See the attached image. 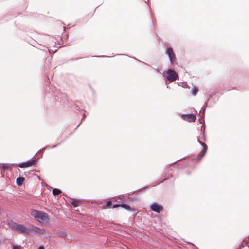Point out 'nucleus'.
Returning a JSON list of instances; mask_svg holds the SVG:
<instances>
[{"mask_svg": "<svg viewBox=\"0 0 249 249\" xmlns=\"http://www.w3.org/2000/svg\"><path fill=\"white\" fill-rule=\"evenodd\" d=\"M31 215L39 222H46L49 220L47 215L43 212L34 210L31 212Z\"/></svg>", "mask_w": 249, "mask_h": 249, "instance_id": "f03ea898", "label": "nucleus"}, {"mask_svg": "<svg viewBox=\"0 0 249 249\" xmlns=\"http://www.w3.org/2000/svg\"><path fill=\"white\" fill-rule=\"evenodd\" d=\"M71 205H72L74 207H76L78 206V202H75V201H73V202L71 203Z\"/></svg>", "mask_w": 249, "mask_h": 249, "instance_id": "2eb2a0df", "label": "nucleus"}, {"mask_svg": "<svg viewBox=\"0 0 249 249\" xmlns=\"http://www.w3.org/2000/svg\"><path fill=\"white\" fill-rule=\"evenodd\" d=\"M116 206H117V205H114L113 207L114 208V207H116Z\"/></svg>", "mask_w": 249, "mask_h": 249, "instance_id": "aec40b11", "label": "nucleus"}, {"mask_svg": "<svg viewBox=\"0 0 249 249\" xmlns=\"http://www.w3.org/2000/svg\"><path fill=\"white\" fill-rule=\"evenodd\" d=\"M61 192V190L58 189H53V193L54 195H57Z\"/></svg>", "mask_w": 249, "mask_h": 249, "instance_id": "9b49d317", "label": "nucleus"}, {"mask_svg": "<svg viewBox=\"0 0 249 249\" xmlns=\"http://www.w3.org/2000/svg\"><path fill=\"white\" fill-rule=\"evenodd\" d=\"M36 161L35 160H32L31 161H29L25 163H23L18 165V167L20 168H25L30 167L32 165L35 164L36 163Z\"/></svg>", "mask_w": 249, "mask_h": 249, "instance_id": "6e6552de", "label": "nucleus"}, {"mask_svg": "<svg viewBox=\"0 0 249 249\" xmlns=\"http://www.w3.org/2000/svg\"><path fill=\"white\" fill-rule=\"evenodd\" d=\"M24 180V178L23 177H18L17 178V184L19 185V186H21L23 181Z\"/></svg>", "mask_w": 249, "mask_h": 249, "instance_id": "9d476101", "label": "nucleus"}, {"mask_svg": "<svg viewBox=\"0 0 249 249\" xmlns=\"http://www.w3.org/2000/svg\"><path fill=\"white\" fill-rule=\"evenodd\" d=\"M111 202L110 201H109L107 204V207H109L111 206Z\"/></svg>", "mask_w": 249, "mask_h": 249, "instance_id": "f3484780", "label": "nucleus"}, {"mask_svg": "<svg viewBox=\"0 0 249 249\" xmlns=\"http://www.w3.org/2000/svg\"><path fill=\"white\" fill-rule=\"evenodd\" d=\"M178 77V75L174 70L169 69L167 71L166 78L169 81L172 82L175 81Z\"/></svg>", "mask_w": 249, "mask_h": 249, "instance_id": "7ed1b4c3", "label": "nucleus"}, {"mask_svg": "<svg viewBox=\"0 0 249 249\" xmlns=\"http://www.w3.org/2000/svg\"><path fill=\"white\" fill-rule=\"evenodd\" d=\"M8 224L9 227L17 231L30 234V227L29 228H26L22 225L17 224L13 221H10Z\"/></svg>", "mask_w": 249, "mask_h": 249, "instance_id": "f257e3e1", "label": "nucleus"}, {"mask_svg": "<svg viewBox=\"0 0 249 249\" xmlns=\"http://www.w3.org/2000/svg\"><path fill=\"white\" fill-rule=\"evenodd\" d=\"M198 142L203 147V149L200 152L199 154V155L202 157L204 155L207 151V146L204 143L200 142L199 141H198Z\"/></svg>", "mask_w": 249, "mask_h": 249, "instance_id": "1a4fd4ad", "label": "nucleus"}, {"mask_svg": "<svg viewBox=\"0 0 249 249\" xmlns=\"http://www.w3.org/2000/svg\"><path fill=\"white\" fill-rule=\"evenodd\" d=\"M167 53L170 58L171 63H173L175 58V55L171 48H168L167 49Z\"/></svg>", "mask_w": 249, "mask_h": 249, "instance_id": "423d86ee", "label": "nucleus"}, {"mask_svg": "<svg viewBox=\"0 0 249 249\" xmlns=\"http://www.w3.org/2000/svg\"><path fill=\"white\" fill-rule=\"evenodd\" d=\"M150 207L152 210L158 213H159L162 210V207L156 203L152 204Z\"/></svg>", "mask_w": 249, "mask_h": 249, "instance_id": "0eeeda50", "label": "nucleus"}, {"mask_svg": "<svg viewBox=\"0 0 249 249\" xmlns=\"http://www.w3.org/2000/svg\"><path fill=\"white\" fill-rule=\"evenodd\" d=\"M198 92V89L196 87H194L192 90V94L193 95H196Z\"/></svg>", "mask_w": 249, "mask_h": 249, "instance_id": "f8f14e48", "label": "nucleus"}, {"mask_svg": "<svg viewBox=\"0 0 249 249\" xmlns=\"http://www.w3.org/2000/svg\"><path fill=\"white\" fill-rule=\"evenodd\" d=\"M30 234L33 232H35L38 234H43L45 233V230L44 229H40L35 226H30Z\"/></svg>", "mask_w": 249, "mask_h": 249, "instance_id": "20e7f679", "label": "nucleus"}, {"mask_svg": "<svg viewBox=\"0 0 249 249\" xmlns=\"http://www.w3.org/2000/svg\"><path fill=\"white\" fill-rule=\"evenodd\" d=\"M121 206L122 207H123V208L128 210H131L130 207L129 206H128V205H127L126 204H122L121 205Z\"/></svg>", "mask_w": 249, "mask_h": 249, "instance_id": "ddd939ff", "label": "nucleus"}, {"mask_svg": "<svg viewBox=\"0 0 249 249\" xmlns=\"http://www.w3.org/2000/svg\"><path fill=\"white\" fill-rule=\"evenodd\" d=\"M38 249H44V248L43 246H39Z\"/></svg>", "mask_w": 249, "mask_h": 249, "instance_id": "6ab92c4d", "label": "nucleus"}, {"mask_svg": "<svg viewBox=\"0 0 249 249\" xmlns=\"http://www.w3.org/2000/svg\"><path fill=\"white\" fill-rule=\"evenodd\" d=\"M4 168V166L2 164H0V169Z\"/></svg>", "mask_w": 249, "mask_h": 249, "instance_id": "a211bd4d", "label": "nucleus"}, {"mask_svg": "<svg viewBox=\"0 0 249 249\" xmlns=\"http://www.w3.org/2000/svg\"><path fill=\"white\" fill-rule=\"evenodd\" d=\"M182 118L188 122H194L196 119V117L193 114H189L187 115L183 114L182 115Z\"/></svg>", "mask_w": 249, "mask_h": 249, "instance_id": "39448f33", "label": "nucleus"}, {"mask_svg": "<svg viewBox=\"0 0 249 249\" xmlns=\"http://www.w3.org/2000/svg\"><path fill=\"white\" fill-rule=\"evenodd\" d=\"M59 235L61 237L65 238L67 236V234L65 232H62V233H60Z\"/></svg>", "mask_w": 249, "mask_h": 249, "instance_id": "4468645a", "label": "nucleus"}, {"mask_svg": "<svg viewBox=\"0 0 249 249\" xmlns=\"http://www.w3.org/2000/svg\"><path fill=\"white\" fill-rule=\"evenodd\" d=\"M12 249H21V247L18 246H13Z\"/></svg>", "mask_w": 249, "mask_h": 249, "instance_id": "dca6fc26", "label": "nucleus"}]
</instances>
